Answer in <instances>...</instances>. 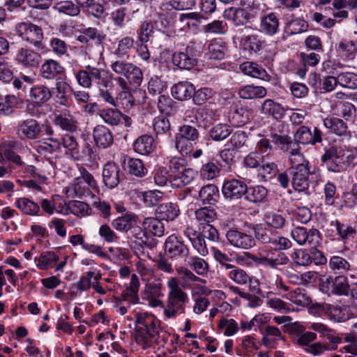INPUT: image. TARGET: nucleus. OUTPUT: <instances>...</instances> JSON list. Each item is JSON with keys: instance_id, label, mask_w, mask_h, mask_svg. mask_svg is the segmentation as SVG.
<instances>
[{"instance_id": "f257e3e1", "label": "nucleus", "mask_w": 357, "mask_h": 357, "mask_svg": "<svg viewBox=\"0 0 357 357\" xmlns=\"http://www.w3.org/2000/svg\"><path fill=\"white\" fill-rule=\"evenodd\" d=\"M135 319L137 343L145 349L153 343L165 342V334L160 328V321L152 314L146 312H137L134 310Z\"/></svg>"}, {"instance_id": "f03ea898", "label": "nucleus", "mask_w": 357, "mask_h": 357, "mask_svg": "<svg viewBox=\"0 0 357 357\" xmlns=\"http://www.w3.org/2000/svg\"><path fill=\"white\" fill-rule=\"evenodd\" d=\"M291 184L294 190L310 195V176L314 173L310 170L309 160L303 153L289 155Z\"/></svg>"}, {"instance_id": "7ed1b4c3", "label": "nucleus", "mask_w": 357, "mask_h": 357, "mask_svg": "<svg viewBox=\"0 0 357 357\" xmlns=\"http://www.w3.org/2000/svg\"><path fill=\"white\" fill-rule=\"evenodd\" d=\"M78 84L83 88L90 89L93 85L98 89L112 86V75L104 68L87 65L75 74Z\"/></svg>"}, {"instance_id": "20e7f679", "label": "nucleus", "mask_w": 357, "mask_h": 357, "mask_svg": "<svg viewBox=\"0 0 357 357\" xmlns=\"http://www.w3.org/2000/svg\"><path fill=\"white\" fill-rule=\"evenodd\" d=\"M169 289L164 315L167 319L176 318L185 312V305L189 301L188 294L179 286L176 278H170L167 281Z\"/></svg>"}, {"instance_id": "39448f33", "label": "nucleus", "mask_w": 357, "mask_h": 357, "mask_svg": "<svg viewBox=\"0 0 357 357\" xmlns=\"http://www.w3.org/2000/svg\"><path fill=\"white\" fill-rule=\"evenodd\" d=\"M80 176L75 178L66 188V193L68 196L82 198L90 197L93 191H98V183L93 176L85 168L79 169Z\"/></svg>"}, {"instance_id": "423d86ee", "label": "nucleus", "mask_w": 357, "mask_h": 357, "mask_svg": "<svg viewBox=\"0 0 357 357\" xmlns=\"http://www.w3.org/2000/svg\"><path fill=\"white\" fill-rule=\"evenodd\" d=\"M105 38L106 35L97 28L84 29L77 38V40L81 44V53L90 58L93 49H96L102 54L103 52L102 42Z\"/></svg>"}, {"instance_id": "0eeeda50", "label": "nucleus", "mask_w": 357, "mask_h": 357, "mask_svg": "<svg viewBox=\"0 0 357 357\" xmlns=\"http://www.w3.org/2000/svg\"><path fill=\"white\" fill-rule=\"evenodd\" d=\"M139 282L135 274L132 275L129 287L119 296L114 298V308L117 313L125 315L132 305L139 303L138 296Z\"/></svg>"}, {"instance_id": "6e6552de", "label": "nucleus", "mask_w": 357, "mask_h": 357, "mask_svg": "<svg viewBox=\"0 0 357 357\" xmlns=\"http://www.w3.org/2000/svg\"><path fill=\"white\" fill-rule=\"evenodd\" d=\"M247 257L257 265L268 266L273 269H279L281 266H286L289 262L287 255L278 250L271 249L265 254L254 255L250 252L245 253Z\"/></svg>"}, {"instance_id": "1a4fd4ad", "label": "nucleus", "mask_w": 357, "mask_h": 357, "mask_svg": "<svg viewBox=\"0 0 357 357\" xmlns=\"http://www.w3.org/2000/svg\"><path fill=\"white\" fill-rule=\"evenodd\" d=\"M297 331V335L294 338V341L297 345L302 347L303 350L313 356H320L323 354L326 349H328L326 346L323 345V342H313L317 339V334L314 332H303V326H295Z\"/></svg>"}, {"instance_id": "9d476101", "label": "nucleus", "mask_w": 357, "mask_h": 357, "mask_svg": "<svg viewBox=\"0 0 357 357\" xmlns=\"http://www.w3.org/2000/svg\"><path fill=\"white\" fill-rule=\"evenodd\" d=\"M112 70L122 77L127 82L128 84L139 86L143 80V73L140 68L135 64L123 61H116L112 63Z\"/></svg>"}, {"instance_id": "9b49d317", "label": "nucleus", "mask_w": 357, "mask_h": 357, "mask_svg": "<svg viewBox=\"0 0 357 357\" xmlns=\"http://www.w3.org/2000/svg\"><path fill=\"white\" fill-rule=\"evenodd\" d=\"M324 153L321 161L326 167L328 172L340 173L345 171L344 163V151L335 145H330L324 148Z\"/></svg>"}, {"instance_id": "f8f14e48", "label": "nucleus", "mask_w": 357, "mask_h": 357, "mask_svg": "<svg viewBox=\"0 0 357 357\" xmlns=\"http://www.w3.org/2000/svg\"><path fill=\"white\" fill-rule=\"evenodd\" d=\"M16 31L24 41L30 43L38 50L43 49L44 34L39 26L31 22H21L17 24Z\"/></svg>"}, {"instance_id": "ddd939ff", "label": "nucleus", "mask_w": 357, "mask_h": 357, "mask_svg": "<svg viewBox=\"0 0 357 357\" xmlns=\"http://www.w3.org/2000/svg\"><path fill=\"white\" fill-rule=\"evenodd\" d=\"M291 235L300 245H308L312 248H317L321 241L319 231L314 228L296 227L291 230Z\"/></svg>"}, {"instance_id": "4468645a", "label": "nucleus", "mask_w": 357, "mask_h": 357, "mask_svg": "<svg viewBox=\"0 0 357 357\" xmlns=\"http://www.w3.org/2000/svg\"><path fill=\"white\" fill-rule=\"evenodd\" d=\"M349 287L347 278L342 275L335 278L328 277L320 284L321 291L328 295L333 294L338 296H348Z\"/></svg>"}, {"instance_id": "2eb2a0df", "label": "nucleus", "mask_w": 357, "mask_h": 357, "mask_svg": "<svg viewBox=\"0 0 357 357\" xmlns=\"http://www.w3.org/2000/svg\"><path fill=\"white\" fill-rule=\"evenodd\" d=\"M199 137L197 129L190 125H183L178 129L175 137V146L182 155H188L190 152L187 141L195 142Z\"/></svg>"}, {"instance_id": "dca6fc26", "label": "nucleus", "mask_w": 357, "mask_h": 357, "mask_svg": "<svg viewBox=\"0 0 357 357\" xmlns=\"http://www.w3.org/2000/svg\"><path fill=\"white\" fill-rule=\"evenodd\" d=\"M322 132L319 128L314 127L312 131L309 127L301 126L294 133V143L298 147V144L314 146L322 142Z\"/></svg>"}, {"instance_id": "f3484780", "label": "nucleus", "mask_w": 357, "mask_h": 357, "mask_svg": "<svg viewBox=\"0 0 357 357\" xmlns=\"http://www.w3.org/2000/svg\"><path fill=\"white\" fill-rule=\"evenodd\" d=\"M45 126L34 119H26L19 122L17 127V133L22 137L29 140L40 138Z\"/></svg>"}, {"instance_id": "a211bd4d", "label": "nucleus", "mask_w": 357, "mask_h": 357, "mask_svg": "<svg viewBox=\"0 0 357 357\" xmlns=\"http://www.w3.org/2000/svg\"><path fill=\"white\" fill-rule=\"evenodd\" d=\"M165 253L172 259H181L189 254V249L183 241L174 235H171L165 241Z\"/></svg>"}, {"instance_id": "6ab92c4d", "label": "nucleus", "mask_w": 357, "mask_h": 357, "mask_svg": "<svg viewBox=\"0 0 357 357\" xmlns=\"http://www.w3.org/2000/svg\"><path fill=\"white\" fill-rule=\"evenodd\" d=\"M226 238L229 244L236 248L249 250L255 245V240L252 235L236 229H229Z\"/></svg>"}, {"instance_id": "aec40b11", "label": "nucleus", "mask_w": 357, "mask_h": 357, "mask_svg": "<svg viewBox=\"0 0 357 357\" xmlns=\"http://www.w3.org/2000/svg\"><path fill=\"white\" fill-rule=\"evenodd\" d=\"M247 190L248 186L244 181L235 178L226 180L222 187L224 197L231 200L241 198L245 195Z\"/></svg>"}, {"instance_id": "412c9836", "label": "nucleus", "mask_w": 357, "mask_h": 357, "mask_svg": "<svg viewBox=\"0 0 357 357\" xmlns=\"http://www.w3.org/2000/svg\"><path fill=\"white\" fill-rule=\"evenodd\" d=\"M315 306L321 312L327 314L331 319L337 322H343L349 319L350 316L347 306H338L328 303H317Z\"/></svg>"}, {"instance_id": "4be33fe9", "label": "nucleus", "mask_w": 357, "mask_h": 357, "mask_svg": "<svg viewBox=\"0 0 357 357\" xmlns=\"http://www.w3.org/2000/svg\"><path fill=\"white\" fill-rule=\"evenodd\" d=\"M120 167L113 162H107L102 168V181L109 189L118 186L120 182Z\"/></svg>"}, {"instance_id": "5701e85b", "label": "nucleus", "mask_w": 357, "mask_h": 357, "mask_svg": "<svg viewBox=\"0 0 357 357\" xmlns=\"http://www.w3.org/2000/svg\"><path fill=\"white\" fill-rule=\"evenodd\" d=\"M114 80L121 88V91L118 92L116 97L117 100V107L121 105L123 108L131 107L134 103V99L127 82L122 77H114Z\"/></svg>"}, {"instance_id": "b1692460", "label": "nucleus", "mask_w": 357, "mask_h": 357, "mask_svg": "<svg viewBox=\"0 0 357 357\" xmlns=\"http://www.w3.org/2000/svg\"><path fill=\"white\" fill-rule=\"evenodd\" d=\"M324 127L328 131L338 137H347L351 136L347 122L338 117H326L324 119Z\"/></svg>"}, {"instance_id": "393cba45", "label": "nucleus", "mask_w": 357, "mask_h": 357, "mask_svg": "<svg viewBox=\"0 0 357 357\" xmlns=\"http://www.w3.org/2000/svg\"><path fill=\"white\" fill-rule=\"evenodd\" d=\"M93 138L96 145L100 149H107L114 142L112 131L102 125H98L93 128Z\"/></svg>"}, {"instance_id": "a878e982", "label": "nucleus", "mask_w": 357, "mask_h": 357, "mask_svg": "<svg viewBox=\"0 0 357 357\" xmlns=\"http://www.w3.org/2000/svg\"><path fill=\"white\" fill-rule=\"evenodd\" d=\"M224 16L236 26H243L249 22L251 18L250 11L243 8L230 7L224 12Z\"/></svg>"}, {"instance_id": "bb28decb", "label": "nucleus", "mask_w": 357, "mask_h": 357, "mask_svg": "<svg viewBox=\"0 0 357 357\" xmlns=\"http://www.w3.org/2000/svg\"><path fill=\"white\" fill-rule=\"evenodd\" d=\"M271 142L278 146L283 152H287L289 155L301 153L300 147L294 143L289 135H280L277 133L269 135Z\"/></svg>"}, {"instance_id": "cd10ccee", "label": "nucleus", "mask_w": 357, "mask_h": 357, "mask_svg": "<svg viewBox=\"0 0 357 357\" xmlns=\"http://www.w3.org/2000/svg\"><path fill=\"white\" fill-rule=\"evenodd\" d=\"M128 232L129 236L134 238L142 248H152L156 245L155 240L147 234L144 227L142 229L137 223L133 225Z\"/></svg>"}, {"instance_id": "c85d7f7f", "label": "nucleus", "mask_w": 357, "mask_h": 357, "mask_svg": "<svg viewBox=\"0 0 357 357\" xmlns=\"http://www.w3.org/2000/svg\"><path fill=\"white\" fill-rule=\"evenodd\" d=\"M29 100L37 107H41L52 97L50 89L45 85H36L29 91Z\"/></svg>"}, {"instance_id": "c756f323", "label": "nucleus", "mask_w": 357, "mask_h": 357, "mask_svg": "<svg viewBox=\"0 0 357 357\" xmlns=\"http://www.w3.org/2000/svg\"><path fill=\"white\" fill-rule=\"evenodd\" d=\"M65 72V68L57 61L49 59H46L41 66L40 75L47 79H52Z\"/></svg>"}, {"instance_id": "7c9ffc66", "label": "nucleus", "mask_w": 357, "mask_h": 357, "mask_svg": "<svg viewBox=\"0 0 357 357\" xmlns=\"http://www.w3.org/2000/svg\"><path fill=\"white\" fill-rule=\"evenodd\" d=\"M184 235L191 242L193 248L202 256L208 254V249L205 242V237L201 234V231H197L192 227H187L184 231Z\"/></svg>"}, {"instance_id": "2f4dec72", "label": "nucleus", "mask_w": 357, "mask_h": 357, "mask_svg": "<svg viewBox=\"0 0 357 357\" xmlns=\"http://www.w3.org/2000/svg\"><path fill=\"white\" fill-rule=\"evenodd\" d=\"M54 123L62 130L66 131L75 132L78 128L75 117L71 112L66 109L55 115Z\"/></svg>"}, {"instance_id": "473e14b6", "label": "nucleus", "mask_w": 357, "mask_h": 357, "mask_svg": "<svg viewBox=\"0 0 357 357\" xmlns=\"http://www.w3.org/2000/svg\"><path fill=\"white\" fill-rule=\"evenodd\" d=\"M260 112L262 114L272 116L276 120L282 119L285 115V109L282 105L272 99H266L262 102Z\"/></svg>"}, {"instance_id": "72a5a7b5", "label": "nucleus", "mask_w": 357, "mask_h": 357, "mask_svg": "<svg viewBox=\"0 0 357 357\" xmlns=\"http://www.w3.org/2000/svg\"><path fill=\"white\" fill-rule=\"evenodd\" d=\"M240 69L245 75L264 81H269L271 79V76L266 70L256 63L250 61L244 62L240 66Z\"/></svg>"}, {"instance_id": "f704fd0d", "label": "nucleus", "mask_w": 357, "mask_h": 357, "mask_svg": "<svg viewBox=\"0 0 357 357\" xmlns=\"http://www.w3.org/2000/svg\"><path fill=\"white\" fill-rule=\"evenodd\" d=\"M336 50L344 60H353L357 55V41L343 38L338 43Z\"/></svg>"}, {"instance_id": "c9c22d12", "label": "nucleus", "mask_w": 357, "mask_h": 357, "mask_svg": "<svg viewBox=\"0 0 357 357\" xmlns=\"http://www.w3.org/2000/svg\"><path fill=\"white\" fill-rule=\"evenodd\" d=\"M155 148L154 139L151 135H143L133 143L134 151L140 155H149Z\"/></svg>"}, {"instance_id": "e433bc0d", "label": "nucleus", "mask_w": 357, "mask_h": 357, "mask_svg": "<svg viewBox=\"0 0 357 357\" xmlns=\"http://www.w3.org/2000/svg\"><path fill=\"white\" fill-rule=\"evenodd\" d=\"M267 89L262 86L248 84L238 89V94L242 99L253 100L263 98L267 95Z\"/></svg>"}, {"instance_id": "4c0bfd02", "label": "nucleus", "mask_w": 357, "mask_h": 357, "mask_svg": "<svg viewBox=\"0 0 357 357\" xmlns=\"http://www.w3.org/2000/svg\"><path fill=\"white\" fill-rule=\"evenodd\" d=\"M16 60L24 67H35L39 64L40 56L32 50L21 48L17 54Z\"/></svg>"}, {"instance_id": "58836bf2", "label": "nucleus", "mask_w": 357, "mask_h": 357, "mask_svg": "<svg viewBox=\"0 0 357 357\" xmlns=\"http://www.w3.org/2000/svg\"><path fill=\"white\" fill-rule=\"evenodd\" d=\"M195 86L189 82L183 81L175 84L171 89L172 96L177 100H185L192 97Z\"/></svg>"}, {"instance_id": "ea45409f", "label": "nucleus", "mask_w": 357, "mask_h": 357, "mask_svg": "<svg viewBox=\"0 0 357 357\" xmlns=\"http://www.w3.org/2000/svg\"><path fill=\"white\" fill-rule=\"evenodd\" d=\"M156 214L161 220L172 221L179 215L180 208L176 203H163L158 206Z\"/></svg>"}, {"instance_id": "a19ab883", "label": "nucleus", "mask_w": 357, "mask_h": 357, "mask_svg": "<svg viewBox=\"0 0 357 357\" xmlns=\"http://www.w3.org/2000/svg\"><path fill=\"white\" fill-rule=\"evenodd\" d=\"M137 222V215L132 213H127L113 220L112 225L117 231L128 233L132 228V226L136 225Z\"/></svg>"}, {"instance_id": "79ce46f5", "label": "nucleus", "mask_w": 357, "mask_h": 357, "mask_svg": "<svg viewBox=\"0 0 357 357\" xmlns=\"http://www.w3.org/2000/svg\"><path fill=\"white\" fill-rule=\"evenodd\" d=\"M227 50L226 43L220 38H215L209 43L207 55L209 59L221 60L225 58Z\"/></svg>"}, {"instance_id": "37998d69", "label": "nucleus", "mask_w": 357, "mask_h": 357, "mask_svg": "<svg viewBox=\"0 0 357 357\" xmlns=\"http://www.w3.org/2000/svg\"><path fill=\"white\" fill-rule=\"evenodd\" d=\"M172 63L180 69L190 70L197 63L196 58L190 56L186 52H176L172 54Z\"/></svg>"}, {"instance_id": "c03bdc74", "label": "nucleus", "mask_w": 357, "mask_h": 357, "mask_svg": "<svg viewBox=\"0 0 357 357\" xmlns=\"http://www.w3.org/2000/svg\"><path fill=\"white\" fill-rule=\"evenodd\" d=\"M15 206L24 215L31 216L39 215V205L26 197L18 198Z\"/></svg>"}, {"instance_id": "a18cd8bd", "label": "nucleus", "mask_w": 357, "mask_h": 357, "mask_svg": "<svg viewBox=\"0 0 357 357\" xmlns=\"http://www.w3.org/2000/svg\"><path fill=\"white\" fill-rule=\"evenodd\" d=\"M228 118L233 126L241 127L249 121V112L243 107H234Z\"/></svg>"}, {"instance_id": "49530a36", "label": "nucleus", "mask_w": 357, "mask_h": 357, "mask_svg": "<svg viewBox=\"0 0 357 357\" xmlns=\"http://www.w3.org/2000/svg\"><path fill=\"white\" fill-rule=\"evenodd\" d=\"M279 20L273 13L262 17L260 22V31L269 36H273L278 30Z\"/></svg>"}, {"instance_id": "de8ad7c7", "label": "nucleus", "mask_w": 357, "mask_h": 357, "mask_svg": "<svg viewBox=\"0 0 357 357\" xmlns=\"http://www.w3.org/2000/svg\"><path fill=\"white\" fill-rule=\"evenodd\" d=\"M15 67L7 57H0V81L9 84L15 78Z\"/></svg>"}, {"instance_id": "09e8293b", "label": "nucleus", "mask_w": 357, "mask_h": 357, "mask_svg": "<svg viewBox=\"0 0 357 357\" xmlns=\"http://www.w3.org/2000/svg\"><path fill=\"white\" fill-rule=\"evenodd\" d=\"M284 297L292 303L301 305L307 306L312 302L311 298L305 289L297 287L284 295Z\"/></svg>"}, {"instance_id": "8fccbe9b", "label": "nucleus", "mask_w": 357, "mask_h": 357, "mask_svg": "<svg viewBox=\"0 0 357 357\" xmlns=\"http://www.w3.org/2000/svg\"><path fill=\"white\" fill-rule=\"evenodd\" d=\"M195 218L199 222V227L211 224L217 217L215 209L211 207H202L195 212Z\"/></svg>"}, {"instance_id": "3c124183", "label": "nucleus", "mask_w": 357, "mask_h": 357, "mask_svg": "<svg viewBox=\"0 0 357 357\" xmlns=\"http://www.w3.org/2000/svg\"><path fill=\"white\" fill-rule=\"evenodd\" d=\"M61 144L66 149L67 154H70L75 160L79 159V144L75 136L70 134L64 135L61 138Z\"/></svg>"}, {"instance_id": "603ef678", "label": "nucleus", "mask_w": 357, "mask_h": 357, "mask_svg": "<svg viewBox=\"0 0 357 357\" xmlns=\"http://www.w3.org/2000/svg\"><path fill=\"white\" fill-rule=\"evenodd\" d=\"M146 232L152 234L157 237H161L165 234V226L160 220L155 218H146L142 222Z\"/></svg>"}, {"instance_id": "864d4df0", "label": "nucleus", "mask_w": 357, "mask_h": 357, "mask_svg": "<svg viewBox=\"0 0 357 357\" xmlns=\"http://www.w3.org/2000/svg\"><path fill=\"white\" fill-rule=\"evenodd\" d=\"M268 195V190L263 185H255L248 187L245 199L252 203H259L263 202Z\"/></svg>"}, {"instance_id": "5fc2aeb1", "label": "nucleus", "mask_w": 357, "mask_h": 357, "mask_svg": "<svg viewBox=\"0 0 357 357\" xmlns=\"http://www.w3.org/2000/svg\"><path fill=\"white\" fill-rule=\"evenodd\" d=\"M153 128L157 138L160 136L166 135L170 137L172 135L170 122L165 117L157 116L154 118Z\"/></svg>"}, {"instance_id": "6e6d98bb", "label": "nucleus", "mask_w": 357, "mask_h": 357, "mask_svg": "<svg viewBox=\"0 0 357 357\" xmlns=\"http://www.w3.org/2000/svg\"><path fill=\"white\" fill-rule=\"evenodd\" d=\"M199 197L204 203L214 204L219 198L218 188L215 185L208 184L200 189Z\"/></svg>"}, {"instance_id": "4d7b16f0", "label": "nucleus", "mask_w": 357, "mask_h": 357, "mask_svg": "<svg viewBox=\"0 0 357 357\" xmlns=\"http://www.w3.org/2000/svg\"><path fill=\"white\" fill-rule=\"evenodd\" d=\"M264 41L261 40L256 35L243 36L241 40V45L244 50L250 53H257L261 49Z\"/></svg>"}, {"instance_id": "13d9d810", "label": "nucleus", "mask_w": 357, "mask_h": 357, "mask_svg": "<svg viewBox=\"0 0 357 357\" xmlns=\"http://www.w3.org/2000/svg\"><path fill=\"white\" fill-rule=\"evenodd\" d=\"M157 105L159 111L166 115L172 116L177 112L176 103L169 96H159Z\"/></svg>"}, {"instance_id": "bf43d9fd", "label": "nucleus", "mask_w": 357, "mask_h": 357, "mask_svg": "<svg viewBox=\"0 0 357 357\" xmlns=\"http://www.w3.org/2000/svg\"><path fill=\"white\" fill-rule=\"evenodd\" d=\"M54 9L60 13L69 16H77L80 13L79 6L72 1L66 0L56 3Z\"/></svg>"}, {"instance_id": "052dcab7", "label": "nucleus", "mask_w": 357, "mask_h": 357, "mask_svg": "<svg viewBox=\"0 0 357 357\" xmlns=\"http://www.w3.org/2000/svg\"><path fill=\"white\" fill-rule=\"evenodd\" d=\"M336 115L346 122L351 121L356 116V107L349 102H340L336 106Z\"/></svg>"}, {"instance_id": "680f3d73", "label": "nucleus", "mask_w": 357, "mask_h": 357, "mask_svg": "<svg viewBox=\"0 0 357 357\" xmlns=\"http://www.w3.org/2000/svg\"><path fill=\"white\" fill-rule=\"evenodd\" d=\"M231 132V128L227 124L218 123L209 130V135L213 141L220 142L227 138Z\"/></svg>"}, {"instance_id": "e2e57ef3", "label": "nucleus", "mask_w": 357, "mask_h": 357, "mask_svg": "<svg viewBox=\"0 0 357 357\" xmlns=\"http://www.w3.org/2000/svg\"><path fill=\"white\" fill-rule=\"evenodd\" d=\"M100 116L106 123L117 126L121 122L123 114L118 109L108 108L100 110Z\"/></svg>"}, {"instance_id": "0e129e2a", "label": "nucleus", "mask_w": 357, "mask_h": 357, "mask_svg": "<svg viewBox=\"0 0 357 357\" xmlns=\"http://www.w3.org/2000/svg\"><path fill=\"white\" fill-rule=\"evenodd\" d=\"M127 170L130 174L137 177H143L147 173V169L142 160L138 158L128 159L127 162Z\"/></svg>"}, {"instance_id": "69168bd1", "label": "nucleus", "mask_w": 357, "mask_h": 357, "mask_svg": "<svg viewBox=\"0 0 357 357\" xmlns=\"http://www.w3.org/2000/svg\"><path fill=\"white\" fill-rule=\"evenodd\" d=\"M308 24L306 21L296 18L289 21L285 26L284 31L288 35H294L301 33L307 31Z\"/></svg>"}, {"instance_id": "338daca9", "label": "nucleus", "mask_w": 357, "mask_h": 357, "mask_svg": "<svg viewBox=\"0 0 357 357\" xmlns=\"http://www.w3.org/2000/svg\"><path fill=\"white\" fill-rule=\"evenodd\" d=\"M204 18L202 14L199 13L192 12L187 13H182L179 16V22L185 24L188 29H196L201 23L202 20Z\"/></svg>"}, {"instance_id": "774afa93", "label": "nucleus", "mask_w": 357, "mask_h": 357, "mask_svg": "<svg viewBox=\"0 0 357 357\" xmlns=\"http://www.w3.org/2000/svg\"><path fill=\"white\" fill-rule=\"evenodd\" d=\"M337 82L342 87L354 89L357 88V75L354 73L345 72L337 75Z\"/></svg>"}]
</instances>
